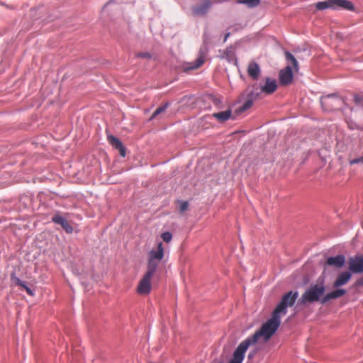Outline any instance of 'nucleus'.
Masks as SVG:
<instances>
[{"instance_id":"obj_1","label":"nucleus","mask_w":363,"mask_h":363,"mask_svg":"<svg viewBox=\"0 0 363 363\" xmlns=\"http://www.w3.org/2000/svg\"><path fill=\"white\" fill-rule=\"evenodd\" d=\"M281 317L272 311V317L262 324L260 329L247 339L255 345L259 338L262 337L264 342L268 341L276 333L281 325Z\"/></svg>"},{"instance_id":"obj_2","label":"nucleus","mask_w":363,"mask_h":363,"mask_svg":"<svg viewBox=\"0 0 363 363\" xmlns=\"http://www.w3.org/2000/svg\"><path fill=\"white\" fill-rule=\"evenodd\" d=\"M325 291L324 282L311 284L302 294L300 302L303 304L320 301V297Z\"/></svg>"},{"instance_id":"obj_3","label":"nucleus","mask_w":363,"mask_h":363,"mask_svg":"<svg viewBox=\"0 0 363 363\" xmlns=\"http://www.w3.org/2000/svg\"><path fill=\"white\" fill-rule=\"evenodd\" d=\"M298 297V291H290L284 294L273 312L282 317L287 313L288 308L293 306Z\"/></svg>"},{"instance_id":"obj_4","label":"nucleus","mask_w":363,"mask_h":363,"mask_svg":"<svg viewBox=\"0 0 363 363\" xmlns=\"http://www.w3.org/2000/svg\"><path fill=\"white\" fill-rule=\"evenodd\" d=\"M164 257V249L162 242H160L156 249H152L148 253L147 269L156 272L160 262Z\"/></svg>"},{"instance_id":"obj_5","label":"nucleus","mask_w":363,"mask_h":363,"mask_svg":"<svg viewBox=\"0 0 363 363\" xmlns=\"http://www.w3.org/2000/svg\"><path fill=\"white\" fill-rule=\"evenodd\" d=\"M315 8L318 10H325L326 9H337L339 8L348 11H353L354 9L353 4L348 0H325L318 1L315 4Z\"/></svg>"},{"instance_id":"obj_6","label":"nucleus","mask_w":363,"mask_h":363,"mask_svg":"<svg viewBox=\"0 0 363 363\" xmlns=\"http://www.w3.org/2000/svg\"><path fill=\"white\" fill-rule=\"evenodd\" d=\"M343 103L342 99L337 94L323 96L320 98L321 106L325 111L336 110L339 108Z\"/></svg>"},{"instance_id":"obj_7","label":"nucleus","mask_w":363,"mask_h":363,"mask_svg":"<svg viewBox=\"0 0 363 363\" xmlns=\"http://www.w3.org/2000/svg\"><path fill=\"white\" fill-rule=\"evenodd\" d=\"M250 345H253V344L247 337L242 341L233 352V357L228 363H242L245 352Z\"/></svg>"},{"instance_id":"obj_8","label":"nucleus","mask_w":363,"mask_h":363,"mask_svg":"<svg viewBox=\"0 0 363 363\" xmlns=\"http://www.w3.org/2000/svg\"><path fill=\"white\" fill-rule=\"evenodd\" d=\"M155 272L147 269L143 277L140 281L137 291L139 294L147 295L151 291V279Z\"/></svg>"},{"instance_id":"obj_9","label":"nucleus","mask_w":363,"mask_h":363,"mask_svg":"<svg viewBox=\"0 0 363 363\" xmlns=\"http://www.w3.org/2000/svg\"><path fill=\"white\" fill-rule=\"evenodd\" d=\"M349 270L352 274L363 273V254L350 257L347 261Z\"/></svg>"},{"instance_id":"obj_10","label":"nucleus","mask_w":363,"mask_h":363,"mask_svg":"<svg viewBox=\"0 0 363 363\" xmlns=\"http://www.w3.org/2000/svg\"><path fill=\"white\" fill-rule=\"evenodd\" d=\"M205 60V52L201 50L199 52L198 57L196 59V60L190 62L184 63L182 65V69L185 72H189L190 70L197 69L203 65Z\"/></svg>"},{"instance_id":"obj_11","label":"nucleus","mask_w":363,"mask_h":363,"mask_svg":"<svg viewBox=\"0 0 363 363\" xmlns=\"http://www.w3.org/2000/svg\"><path fill=\"white\" fill-rule=\"evenodd\" d=\"M294 79V74L291 65H287L279 72V82L281 85L291 84Z\"/></svg>"},{"instance_id":"obj_12","label":"nucleus","mask_w":363,"mask_h":363,"mask_svg":"<svg viewBox=\"0 0 363 363\" xmlns=\"http://www.w3.org/2000/svg\"><path fill=\"white\" fill-rule=\"evenodd\" d=\"M211 2L209 0L192 7V13L195 16H204L207 14L211 7Z\"/></svg>"},{"instance_id":"obj_13","label":"nucleus","mask_w":363,"mask_h":363,"mask_svg":"<svg viewBox=\"0 0 363 363\" xmlns=\"http://www.w3.org/2000/svg\"><path fill=\"white\" fill-rule=\"evenodd\" d=\"M346 293L347 291L345 289L337 288V289L324 295L320 299V303L322 304H325L331 299H336L344 296Z\"/></svg>"},{"instance_id":"obj_14","label":"nucleus","mask_w":363,"mask_h":363,"mask_svg":"<svg viewBox=\"0 0 363 363\" xmlns=\"http://www.w3.org/2000/svg\"><path fill=\"white\" fill-rule=\"evenodd\" d=\"M352 275V274L350 271H345L340 272L337 275V279L333 282V286L335 288H339L346 284L350 280Z\"/></svg>"},{"instance_id":"obj_15","label":"nucleus","mask_w":363,"mask_h":363,"mask_svg":"<svg viewBox=\"0 0 363 363\" xmlns=\"http://www.w3.org/2000/svg\"><path fill=\"white\" fill-rule=\"evenodd\" d=\"M107 140L112 147L119 150L121 157H124L125 156V147L118 138L110 135L107 136Z\"/></svg>"},{"instance_id":"obj_16","label":"nucleus","mask_w":363,"mask_h":363,"mask_svg":"<svg viewBox=\"0 0 363 363\" xmlns=\"http://www.w3.org/2000/svg\"><path fill=\"white\" fill-rule=\"evenodd\" d=\"M52 220L53 223L60 225L66 233H72L73 232L72 226L65 217L57 214L52 217Z\"/></svg>"},{"instance_id":"obj_17","label":"nucleus","mask_w":363,"mask_h":363,"mask_svg":"<svg viewBox=\"0 0 363 363\" xmlns=\"http://www.w3.org/2000/svg\"><path fill=\"white\" fill-rule=\"evenodd\" d=\"M345 263V257L343 255L332 256L327 259V264L337 269L342 268Z\"/></svg>"},{"instance_id":"obj_18","label":"nucleus","mask_w":363,"mask_h":363,"mask_svg":"<svg viewBox=\"0 0 363 363\" xmlns=\"http://www.w3.org/2000/svg\"><path fill=\"white\" fill-rule=\"evenodd\" d=\"M277 89V84L275 79L269 77L266 78L265 84L261 86V91L265 94H271Z\"/></svg>"},{"instance_id":"obj_19","label":"nucleus","mask_w":363,"mask_h":363,"mask_svg":"<svg viewBox=\"0 0 363 363\" xmlns=\"http://www.w3.org/2000/svg\"><path fill=\"white\" fill-rule=\"evenodd\" d=\"M261 73L259 65L255 62H251L247 66V74L254 80H257Z\"/></svg>"},{"instance_id":"obj_20","label":"nucleus","mask_w":363,"mask_h":363,"mask_svg":"<svg viewBox=\"0 0 363 363\" xmlns=\"http://www.w3.org/2000/svg\"><path fill=\"white\" fill-rule=\"evenodd\" d=\"M218 57L222 60H225L230 63H233L236 61L235 55L232 48H227L224 50H219Z\"/></svg>"},{"instance_id":"obj_21","label":"nucleus","mask_w":363,"mask_h":363,"mask_svg":"<svg viewBox=\"0 0 363 363\" xmlns=\"http://www.w3.org/2000/svg\"><path fill=\"white\" fill-rule=\"evenodd\" d=\"M232 116V110L230 108H228L225 111L213 113L211 116L217 119L219 122L223 123L227 121Z\"/></svg>"},{"instance_id":"obj_22","label":"nucleus","mask_w":363,"mask_h":363,"mask_svg":"<svg viewBox=\"0 0 363 363\" xmlns=\"http://www.w3.org/2000/svg\"><path fill=\"white\" fill-rule=\"evenodd\" d=\"M285 57L287 62L290 63L296 70H298V63L296 57L289 51H285Z\"/></svg>"},{"instance_id":"obj_23","label":"nucleus","mask_w":363,"mask_h":363,"mask_svg":"<svg viewBox=\"0 0 363 363\" xmlns=\"http://www.w3.org/2000/svg\"><path fill=\"white\" fill-rule=\"evenodd\" d=\"M169 106V102H166L164 105L158 107L152 114L150 120L155 119L157 116L164 112Z\"/></svg>"},{"instance_id":"obj_24","label":"nucleus","mask_w":363,"mask_h":363,"mask_svg":"<svg viewBox=\"0 0 363 363\" xmlns=\"http://www.w3.org/2000/svg\"><path fill=\"white\" fill-rule=\"evenodd\" d=\"M253 104V101H252V99H249L247 98V99L245 100V101L242 104V105L241 106L239 107L238 108V112H244L245 111H247V109H249L250 108L252 107Z\"/></svg>"},{"instance_id":"obj_25","label":"nucleus","mask_w":363,"mask_h":363,"mask_svg":"<svg viewBox=\"0 0 363 363\" xmlns=\"http://www.w3.org/2000/svg\"><path fill=\"white\" fill-rule=\"evenodd\" d=\"M238 2L247 5L249 8H254L259 5L260 0H239Z\"/></svg>"},{"instance_id":"obj_26","label":"nucleus","mask_w":363,"mask_h":363,"mask_svg":"<svg viewBox=\"0 0 363 363\" xmlns=\"http://www.w3.org/2000/svg\"><path fill=\"white\" fill-rule=\"evenodd\" d=\"M162 240L166 242H169L172 240V234L169 232V231H167V232H164L161 235Z\"/></svg>"},{"instance_id":"obj_27","label":"nucleus","mask_w":363,"mask_h":363,"mask_svg":"<svg viewBox=\"0 0 363 363\" xmlns=\"http://www.w3.org/2000/svg\"><path fill=\"white\" fill-rule=\"evenodd\" d=\"M180 206H179V211L181 213H184L186 211L189 206V203L186 201H179Z\"/></svg>"},{"instance_id":"obj_28","label":"nucleus","mask_w":363,"mask_h":363,"mask_svg":"<svg viewBox=\"0 0 363 363\" xmlns=\"http://www.w3.org/2000/svg\"><path fill=\"white\" fill-rule=\"evenodd\" d=\"M136 56L138 57L147 58V59H151L152 57V55L150 54L148 52H139V53H138L136 55Z\"/></svg>"},{"instance_id":"obj_29","label":"nucleus","mask_w":363,"mask_h":363,"mask_svg":"<svg viewBox=\"0 0 363 363\" xmlns=\"http://www.w3.org/2000/svg\"><path fill=\"white\" fill-rule=\"evenodd\" d=\"M259 96V93L255 92V91H250V92L247 94V98L249 99H252V101L256 100Z\"/></svg>"},{"instance_id":"obj_30","label":"nucleus","mask_w":363,"mask_h":363,"mask_svg":"<svg viewBox=\"0 0 363 363\" xmlns=\"http://www.w3.org/2000/svg\"><path fill=\"white\" fill-rule=\"evenodd\" d=\"M16 283L18 285H19V286H22L23 289H25V288L27 286L26 283L25 281H21V280L19 278H18V277H16Z\"/></svg>"},{"instance_id":"obj_31","label":"nucleus","mask_w":363,"mask_h":363,"mask_svg":"<svg viewBox=\"0 0 363 363\" xmlns=\"http://www.w3.org/2000/svg\"><path fill=\"white\" fill-rule=\"evenodd\" d=\"M363 99L360 95L355 94L354 96V101L357 104H359L362 103Z\"/></svg>"},{"instance_id":"obj_32","label":"nucleus","mask_w":363,"mask_h":363,"mask_svg":"<svg viewBox=\"0 0 363 363\" xmlns=\"http://www.w3.org/2000/svg\"><path fill=\"white\" fill-rule=\"evenodd\" d=\"M26 292L30 295V296H34V292L30 288L28 287V286L25 288Z\"/></svg>"},{"instance_id":"obj_33","label":"nucleus","mask_w":363,"mask_h":363,"mask_svg":"<svg viewBox=\"0 0 363 363\" xmlns=\"http://www.w3.org/2000/svg\"><path fill=\"white\" fill-rule=\"evenodd\" d=\"M357 285L358 286H363V278L359 279L357 281Z\"/></svg>"},{"instance_id":"obj_34","label":"nucleus","mask_w":363,"mask_h":363,"mask_svg":"<svg viewBox=\"0 0 363 363\" xmlns=\"http://www.w3.org/2000/svg\"><path fill=\"white\" fill-rule=\"evenodd\" d=\"M255 354V352H251L248 354V359H251L253 358L254 355Z\"/></svg>"},{"instance_id":"obj_35","label":"nucleus","mask_w":363,"mask_h":363,"mask_svg":"<svg viewBox=\"0 0 363 363\" xmlns=\"http://www.w3.org/2000/svg\"><path fill=\"white\" fill-rule=\"evenodd\" d=\"M230 35V32H228V33H225V37H224V40H223L224 42H225L227 40V39L228 38Z\"/></svg>"},{"instance_id":"obj_36","label":"nucleus","mask_w":363,"mask_h":363,"mask_svg":"<svg viewBox=\"0 0 363 363\" xmlns=\"http://www.w3.org/2000/svg\"><path fill=\"white\" fill-rule=\"evenodd\" d=\"M216 106H217V107H218V108H223L222 104H216Z\"/></svg>"},{"instance_id":"obj_37","label":"nucleus","mask_w":363,"mask_h":363,"mask_svg":"<svg viewBox=\"0 0 363 363\" xmlns=\"http://www.w3.org/2000/svg\"><path fill=\"white\" fill-rule=\"evenodd\" d=\"M116 0H110L108 2H107V4H112Z\"/></svg>"},{"instance_id":"obj_38","label":"nucleus","mask_w":363,"mask_h":363,"mask_svg":"<svg viewBox=\"0 0 363 363\" xmlns=\"http://www.w3.org/2000/svg\"><path fill=\"white\" fill-rule=\"evenodd\" d=\"M220 363H223V362H220Z\"/></svg>"}]
</instances>
